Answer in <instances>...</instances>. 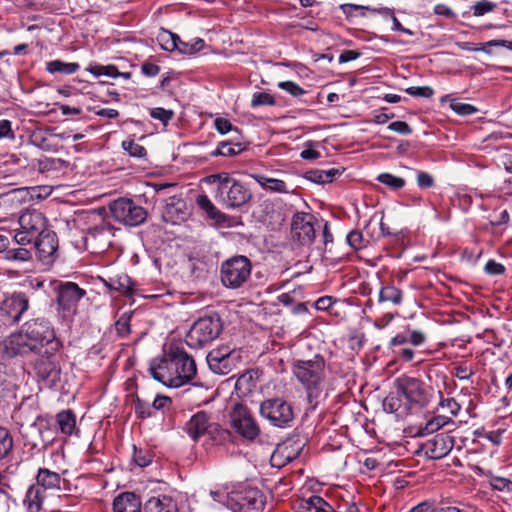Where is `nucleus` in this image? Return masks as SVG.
Returning a JSON list of instances; mask_svg holds the SVG:
<instances>
[{
  "label": "nucleus",
  "instance_id": "nucleus-1",
  "mask_svg": "<svg viewBox=\"0 0 512 512\" xmlns=\"http://www.w3.org/2000/svg\"><path fill=\"white\" fill-rule=\"evenodd\" d=\"M152 377L170 388L190 382L196 375L194 359L181 347L171 345L168 352L150 365Z\"/></svg>",
  "mask_w": 512,
  "mask_h": 512
},
{
  "label": "nucleus",
  "instance_id": "nucleus-2",
  "mask_svg": "<svg viewBox=\"0 0 512 512\" xmlns=\"http://www.w3.org/2000/svg\"><path fill=\"white\" fill-rule=\"evenodd\" d=\"M292 373L306 391L309 403L317 400L326 386L327 369L322 356L316 355L309 360H295Z\"/></svg>",
  "mask_w": 512,
  "mask_h": 512
},
{
  "label": "nucleus",
  "instance_id": "nucleus-3",
  "mask_svg": "<svg viewBox=\"0 0 512 512\" xmlns=\"http://www.w3.org/2000/svg\"><path fill=\"white\" fill-rule=\"evenodd\" d=\"M206 181L217 185L216 197L228 208H240L252 198V193L246 185L226 172L212 174Z\"/></svg>",
  "mask_w": 512,
  "mask_h": 512
},
{
  "label": "nucleus",
  "instance_id": "nucleus-4",
  "mask_svg": "<svg viewBox=\"0 0 512 512\" xmlns=\"http://www.w3.org/2000/svg\"><path fill=\"white\" fill-rule=\"evenodd\" d=\"M223 329L221 318L214 313L199 318L188 331L185 341L191 348H201L211 343Z\"/></svg>",
  "mask_w": 512,
  "mask_h": 512
},
{
  "label": "nucleus",
  "instance_id": "nucleus-5",
  "mask_svg": "<svg viewBox=\"0 0 512 512\" xmlns=\"http://www.w3.org/2000/svg\"><path fill=\"white\" fill-rule=\"evenodd\" d=\"M251 270V262L246 256H233L221 264V282L230 289L240 288L250 279Z\"/></svg>",
  "mask_w": 512,
  "mask_h": 512
},
{
  "label": "nucleus",
  "instance_id": "nucleus-6",
  "mask_svg": "<svg viewBox=\"0 0 512 512\" xmlns=\"http://www.w3.org/2000/svg\"><path fill=\"white\" fill-rule=\"evenodd\" d=\"M22 331L32 344H35L37 353L48 354L58 349L54 330L47 321L43 319L28 321L24 324Z\"/></svg>",
  "mask_w": 512,
  "mask_h": 512
},
{
  "label": "nucleus",
  "instance_id": "nucleus-7",
  "mask_svg": "<svg viewBox=\"0 0 512 512\" xmlns=\"http://www.w3.org/2000/svg\"><path fill=\"white\" fill-rule=\"evenodd\" d=\"M185 430L192 440L197 441L206 436L208 439L220 442L225 439L226 431L211 421L207 413L200 411L193 415L186 423Z\"/></svg>",
  "mask_w": 512,
  "mask_h": 512
},
{
  "label": "nucleus",
  "instance_id": "nucleus-8",
  "mask_svg": "<svg viewBox=\"0 0 512 512\" xmlns=\"http://www.w3.org/2000/svg\"><path fill=\"white\" fill-rule=\"evenodd\" d=\"M110 211L115 221L129 227L143 224L148 216L147 210L132 199L119 198L110 204Z\"/></svg>",
  "mask_w": 512,
  "mask_h": 512
},
{
  "label": "nucleus",
  "instance_id": "nucleus-9",
  "mask_svg": "<svg viewBox=\"0 0 512 512\" xmlns=\"http://www.w3.org/2000/svg\"><path fill=\"white\" fill-rule=\"evenodd\" d=\"M19 231L14 235L17 244H29L37 235L46 230V218L38 210H27L18 219Z\"/></svg>",
  "mask_w": 512,
  "mask_h": 512
},
{
  "label": "nucleus",
  "instance_id": "nucleus-10",
  "mask_svg": "<svg viewBox=\"0 0 512 512\" xmlns=\"http://www.w3.org/2000/svg\"><path fill=\"white\" fill-rule=\"evenodd\" d=\"M260 415L276 427H285L293 418V408L282 398L264 400L259 407Z\"/></svg>",
  "mask_w": 512,
  "mask_h": 512
},
{
  "label": "nucleus",
  "instance_id": "nucleus-11",
  "mask_svg": "<svg viewBox=\"0 0 512 512\" xmlns=\"http://www.w3.org/2000/svg\"><path fill=\"white\" fill-rule=\"evenodd\" d=\"M320 228L321 220L310 213L297 212L292 218L291 234L301 245H311Z\"/></svg>",
  "mask_w": 512,
  "mask_h": 512
},
{
  "label": "nucleus",
  "instance_id": "nucleus-12",
  "mask_svg": "<svg viewBox=\"0 0 512 512\" xmlns=\"http://www.w3.org/2000/svg\"><path fill=\"white\" fill-rule=\"evenodd\" d=\"M225 498L226 506L233 512H260L263 508V501L257 490L233 491Z\"/></svg>",
  "mask_w": 512,
  "mask_h": 512
},
{
  "label": "nucleus",
  "instance_id": "nucleus-13",
  "mask_svg": "<svg viewBox=\"0 0 512 512\" xmlns=\"http://www.w3.org/2000/svg\"><path fill=\"white\" fill-rule=\"evenodd\" d=\"M29 307V298L23 292L3 294L0 301V316L7 322L16 323Z\"/></svg>",
  "mask_w": 512,
  "mask_h": 512
},
{
  "label": "nucleus",
  "instance_id": "nucleus-14",
  "mask_svg": "<svg viewBox=\"0 0 512 512\" xmlns=\"http://www.w3.org/2000/svg\"><path fill=\"white\" fill-rule=\"evenodd\" d=\"M232 427L244 438L254 440L260 433V428L251 415L248 408L242 404H236L231 413Z\"/></svg>",
  "mask_w": 512,
  "mask_h": 512
},
{
  "label": "nucleus",
  "instance_id": "nucleus-15",
  "mask_svg": "<svg viewBox=\"0 0 512 512\" xmlns=\"http://www.w3.org/2000/svg\"><path fill=\"white\" fill-rule=\"evenodd\" d=\"M239 355L228 347L211 350L207 355V363L212 372L227 375L232 372L238 362Z\"/></svg>",
  "mask_w": 512,
  "mask_h": 512
},
{
  "label": "nucleus",
  "instance_id": "nucleus-16",
  "mask_svg": "<svg viewBox=\"0 0 512 512\" xmlns=\"http://www.w3.org/2000/svg\"><path fill=\"white\" fill-rule=\"evenodd\" d=\"M112 230L109 224L100 220V223L90 227L84 236L87 250L92 253L104 252L111 244Z\"/></svg>",
  "mask_w": 512,
  "mask_h": 512
},
{
  "label": "nucleus",
  "instance_id": "nucleus-17",
  "mask_svg": "<svg viewBox=\"0 0 512 512\" xmlns=\"http://www.w3.org/2000/svg\"><path fill=\"white\" fill-rule=\"evenodd\" d=\"M397 388L411 404L424 406L428 403V395L424 383L413 377H401L396 380Z\"/></svg>",
  "mask_w": 512,
  "mask_h": 512
},
{
  "label": "nucleus",
  "instance_id": "nucleus-18",
  "mask_svg": "<svg viewBox=\"0 0 512 512\" xmlns=\"http://www.w3.org/2000/svg\"><path fill=\"white\" fill-rule=\"evenodd\" d=\"M86 292L74 282L61 283L57 289V302L59 307L68 314L75 313L79 301Z\"/></svg>",
  "mask_w": 512,
  "mask_h": 512
},
{
  "label": "nucleus",
  "instance_id": "nucleus-19",
  "mask_svg": "<svg viewBox=\"0 0 512 512\" xmlns=\"http://www.w3.org/2000/svg\"><path fill=\"white\" fill-rule=\"evenodd\" d=\"M454 437L448 433L435 435L423 445L425 455L433 460L445 457L454 446Z\"/></svg>",
  "mask_w": 512,
  "mask_h": 512
},
{
  "label": "nucleus",
  "instance_id": "nucleus-20",
  "mask_svg": "<svg viewBox=\"0 0 512 512\" xmlns=\"http://www.w3.org/2000/svg\"><path fill=\"white\" fill-rule=\"evenodd\" d=\"M52 352L45 354L37 360L35 369L37 376L43 380L48 387H53L60 380V367L52 356Z\"/></svg>",
  "mask_w": 512,
  "mask_h": 512
},
{
  "label": "nucleus",
  "instance_id": "nucleus-21",
  "mask_svg": "<svg viewBox=\"0 0 512 512\" xmlns=\"http://www.w3.org/2000/svg\"><path fill=\"white\" fill-rule=\"evenodd\" d=\"M3 349L7 357L25 355L30 352L37 353L35 344H32L22 330L18 333L11 334L7 339H5L3 342Z\"/></svg>",
  "mask_w": 512,
  "mask_h": 512
},
{
  "label": "nucleus",
  "instance_id": "nucleus-22",
  "mask_svg": "<svg viewBox=\"0 0 512 512\" xmlns=\"http://www.w3.org/2000/svg\"><path fill=\"white\" fill-rule=\"evenodd\" d=\"M35 246L42 260L52 257L58 249L57 235L51 231H44L34 238Z\"/></svg>",
  "mask_w": 512,
  "mask_h": 512
},
{
  "label": "nucleus",
  "instance_id": "nucleus-23",
  "mask_svg": "<svg viewBox=\"0 0 512 512\" xmlns=\"http://www.w3.org/2000/svg\"><path fill=\"white\" fill-rule=\"evenodd\" d=\"M141 499L133 492H123L113 501L114 512H141Z\"/></svg>",
  "mask_w": 512,
  "mask_h": 512
},
{
  "label": "nucleus",
  "instance_id": "nucleus-24",
  "mask_svg": "<svg viewBox=\"0 0 512 512\" xmlns=\"http://www.w3.org/2000/svg\"><path fill=\"white\" fill-rule=\"evenodd\" d=\"M300 448L294 442L287 441L279 444L271 456L275 465L281 466L297 458Z\"/></svg>",
  "mask_w": 512,
  "mask_h": 512
},
{
  "label": "nucleus",
  "instance_id": "nucleus-25",
  "mask_svg": "<svg viewBox=\"0 0 512 512\" xmlns=\"http://www.w3.org/2000/svg\"><path fill=\"white\" fill-rule=\"evenodd\" d=\"M145 512H178L177 504L167 495L153 496L144 506Z\"/></svg>",
  "mask_w": 512,
  "mask_h": 512
},
{
  "label": "nucleus",
  "instance_id": "nucleus-26",
  "mask_svg": "<svg viewBox=\"0 0 512 512\" xmlns=\"http://www.w3.org/2000/svg\"><path fill=\"white\" fill-rule=\"evenodd\" d=\"M197 204L207 213L208 217L215 220L217 224L221 226H229L228 216L218 210L206 195L198 196Z\"/></svg>",
  "mask_w": 512,
  "mask_h": 512
},
{
  "label": "nucleus",
  "instance_id": "nucleus-27",
  "mask_svg": "<svg viewBox=\"0 0 512 512\" xmlns=\"http://www.w3.org/2000/svg\"><path fill=\"white\" fill-rule=\"evenodd\" d=\"M488 484L493 490L500 491L506 495L504 502L512 504V480L489 472L487 474Z\"/></svg>",
  "mask_w": 512,
  "mask_h": 512
},
{
  "label": "nucleus",
  "instance_id": "nucleus-28",
  "mask_svg": "<svg viewBox=\"0 0 512 512\" xmlns=\"http://www.w3.org/2000/svg\"><path fill=\"white\" fill-rule=\"evenodd\" d=\"M37 485L44 489H60L61 477L58 473L46 468H40L37 473Z\"/></svg>",
  "mask_w": 512,
  "mask_h": 512
},
{
  "label": "nucleus",
  "instance_id": "nucleus-29",
  "mask_svg": "<svg viewBox=\"0 0 512 512\" xmlns=\"http://www.w3.org/2000/svg\"><path fill=\"white\" fill-rule=\"evenodd\" d=\"M298 509L301 512H328L331 506L320 496H311L299 502Z\"/></svg>",
  "mask_w": 512,
  "mask_h": 512
},
{
  "label": "nucleus",
  "instance_id": "nucleus-30",
  "mask_svg": "<svg viewBox=\"0 0 512 512\" xmlns=\"http://www.w3.org/2000/svg\"><path fill=\"white\" fill-rule=\"evenodd\" d=\"M253 178L255 181L266 190L277 193H289L286 183L283 180L269 178L264 175H254Z\"/></svg>",
  "mask_w": 512,
  "mask_h": 512
},
{
  "label": "nucleus",
  "instance_id": "nucleus-31",
  "mask_svg": "<svg viewBox=\"0 0 512 512\" xmlns=\"http://www.w3.org/2000/svg\"><path fill=\"white\" fill-rule=\"evenodd\" d=\"M43 496L41 489L36 485H31L24 499L28 512H39L42 508Z\"/></svg>",
  "mask_w": 512,
  "mask_h": 512
},
{
  "label": "nucleus",
  "instance_id": "nucleus-32",
  "mask_svg": "<svg viewBox=\"0 0 512 512\" xmlns=\"http://www.w3.org/2000/svg\"><path fill=\"white\" fill-rule=\"evenodd\" d=\"M80 66L75 62H64L61 60H52L46 63V70L51 74L71 75L79 70Z\"/></svg>",
  "mask_w": 512,
  "mask_h": 512
},
{
  "label": "nucleus",
  "instance_id": "nucleus-33",
  "mask_svg": "<svg viewBox=\"0 0 512 512\" xmlns=\"http://www.w3.org/2000/svg\"><path fill=\"white\" fill-rule=\"evenodd\" d=\"M104 283L110 290L119 291L123 294H131L133 292V282L125 274L111 278L109 282L104 281Z\"/></svg>",
  "mask_w": 512,
  "mask_h": 512
},
{
  "label": "nucleus",
  "instance_id": "nucleus-34",
  "mask_svg": "<svg viewBox=\"0 0 512 512\" xmlns=\"http://www.w3.org/2000/svg\"><path fill=\"white\" fill-rule=\"evenodd\" d=\"M456 45L463 51H484L487 54H490V51L485 50L484 46H503L512 49V42L501 39L490 40L485 44H479L478 47H474L471 42H457Z\"/></svg>",
  "mask_w": 512,
  "mask_h": 512
},
{
  "label": "nucleus",
  "instance_id": "nucleus-35",
  "mask_svg": "<svg viewBox=\"0 0 512 512\" xmlns=\"http://www.w3.org/2000/svg\"><path fill=\"white\" fill-rule=\"evenodd\" d=\"M57 423L60 431L65 435H72L76 427V419L70 410H64L57 414Z\"/></svg>",
  "mask_w": 512,
  "mask_h": 512
},
{
  "label": "nucleus",
  "instance_id": "nucleus-36",
  "mask_svg": "<svg viewBox=\"0 0 512 512\" xmlns=\"http://www.w3.org/2000/svg\"><path fill=\"white\" fill-rule=\"evenodd\" d=\"M157 41L163 50L172 52L178 47L180 37L166 29H161Z\"/></svg>",
  "mask_w": 512,
  "mask_h": 512
},
{
  "label": "nucleus",
  "instance_id": "nucleus-37",
  "mask_svg": "<svg viewBox=\"0 0 512 512\" xmlns=\"http://www.w3.org/2000/svg\"><path fill=\"white\" fill-rule=\"evenodd\" d=\"M402 292L400 289L393 285L383 286L379 292V302H391L394 305H399L402 302Z\"/></svg>",
  "mask_w": 512,
  "mask_h": 512
},
{
  "label": "nucleus",
  "instance_id": "nucleus-38",
  "mask_svg": "<svg viewBox=\"0 0 512 512\" xmlns=\"http://www.w3.org/2000/svg\"><path fill=\"white\" fill-rule=\"evenodd\" d=\"M3 258L10 262L21 263V262H27V261L31 260L32 254H31L30 250L23 248V247L7 248L4 251Z\"/></svg>",
  "mask_w": 512,
  "mask_h": 512
},
{
  "label": "nucleus",
  "instance_id": "nucleus-39",
  "mask_svg": "<svg viewBox=\"0 0 512 512\" xmlns=\"http://www.w3.org/2000/svg\"><path fill=\"white\" fill-rule=\"evenodd\" d=\"M186 217V213L182 211L181 207L175 204H167L162 214L163 221L171 224H178Z\"/></svg>",
  "mask_w": 512,
  "mask_h": 512
},
{
  "label": "nucleus",
  "instance_id": "nucleus-40",
  "mask_svg": "<svg viewBox=\"0 0 512 512\" xmlns=\"http://www.w3.org/2000/svg\"><path fill=\"white\" fill-rule=\"evenodd\" d=\"M244 150V147L241 143L231 144L229 142H221L219 143L217 149L211 152L212 157L216 156H235Z\"/></svg>",
  "mask_w": 512,
  "mask_h": 512
},
{
  "label": "nucleus",
  "instance_id": "nucleus-41",
  "mask_svg": "<svg viewBox=\"0 0 512 512\" xmlns=\"http://www.w3.org/2000/svg\"><path fill=\"white\" fill-rule=\"evenodd\" d=\"M4 198L8 202L18 204L31 201L28 187L12 189L4 195Z\"/></svg>",
  "mask_w": 512,
  "mask_h": 512
},
{
  "label": "nucleus",
  "instance_id": "nucleus-42",
  "mask_svg": "<svg viewBox=\"0 0 512 512\" xmlns=\"http://www.w3.org/2000/svg\"><path fill=\"white\" fill-rule=\"evenodd\" d=\"M377 180L388 186L389 188L393 189V190H399L401 188H403L406 184V181L405 179L401 178V177H398V176H395L393 174H390V173H381L377 176Z\"/></svg>",
  "mask_w": 512,
  "mask_h": 512
},
{
  "label": "nucleus",
  "instance_id": "nucleus-43",
  "mask_svg": "<svg viewBox=\"0 0 512 512\" xmlns=\"http://www.w3.org/2000/svg\"><path fill=\"white\" fill-rule=\"evenodd\" d=\"M451 422L446 416H436L429 420L422 429L423 434H432Z\"/></svg>",
  "mask_w": 512,
  "mask_h": 512
},
{
  "label": "nucleus",
  "instance_id": "nucleus-44",
  "mask_svg": "<svg viewBox=\"0 0 512 512\" xmlns=\"http://www.w3.org/2000/svg\"><path fill=\"white\" fill-rule=\"evenodd\" d=\"M496 7L497 4L494 2L488 0H481L472 5L470 9L473 11L474 16L480 17L494 11Z\"/></svg>",
  "mask_w": 512,
  "mask_h": 512
},
{
  "label": "nucleus",
  "instance_id": "nucleus-45",
  "mask_svg": "<svg viewBox=\"0 0 512 512\" xmlns=\"http://www.w3.org/2000/svg\"><path fill=\"white\" fill-rule=\"evenodd\" d=\"M13 447V440L6 428L0 427V458L5 457Z\"/></svg>",
  "mask_w": 512,
  "mask_h": 512
},
{
  "label": "nucleus",
  "instance_id": "nucleus-46",
  "mask_svg": "<svg viewBox=\"0 0 512 512\" xmlns=\"http://www.w3.org/2000/svg\"><path fill=\"white\" fill-rule=\"evenodd\" d=\"M122 148L133 157L142 158L146 155L145 148L134 142L133 140H125L122 142Z\"/></svg>",
  "mask_w": 512,
  "mask_h": 512
},
{
  "label": "nucleus",
  "instance_id": "nucleus-47",
  "mask_svg": "<svg viewBox=\"0 0 512 512\" xmlns=\"http://www.w3.org/2000/svg\"><path fill=\"white\" fill-rule=\"evenodd\" d=\"M273 106L275 105L274 97L266 92H256L252 96L251 107L255 108L258 106Z\"/></svg>",
  "mask_w": 512,
  "mask_h": 512
},
{
  "label": "nucleus",
  "instance_id": "nucleus-48",
  "mask_svg": "<svg viewBox=\"0 0 512 512\" xmlns=\"http://www.w3.org/2000/svg\"><path fill=\"white\" fill-rule=\"evenodd\" d=\"M28 190L31 201L44 199L52 193L51 187L46 185L28 187Z\"/></svg>",
  "mask_w": 512,
  "mask_h": 512
},
{
  "label": "nucleus",
  "instance_id": "nucleus-49",
  "mask_svg": "<svg viewBox=\"0 0 512 512\" xmlns=\"http://www.w3.org/2000/svg\"><path fill=\"white\" fill-rule=\"evenodd\" d=\"M278 87L294 97H300L305 94V90L292 81L279 82Z\"/></svg>",
  "mask_w": 512,
  "mask_h": 512
},
{
  "label": "nucleus",
  "instance_id": "nucleus-50",
  "mask_svg": "<svg viewBox=\"0 0 512 512\" xmlns=\"http://www.w3.org/2000/svg\"><path fill=\"white\" fill-rule=\"evenodd\" d=\"M174 113L172 110H166L161 107L151 109L150 116L154 119L161 121L163 124H167L173 117Z\"/></svg>",
  "mask_w": 512,
  "mask_h": 512
},
{
  "label": "nucleus",
  "instance_id": "nucleus-51",
  "mask_svg": "<svg viewBox=\"0 0 512 512\" xmlns=\"http://www.w3.org/2000/svg\"><path fill=\"white\" fill-rule=\"evenodd\" d=\"M135 413L140 418H148L152 416V406L139 398L135 401Z\"/></svg>",
  "mask_w": 512,
  "mask_h": 512
},
{
  "label": "nucleus",
  "instance_id": "nucleus-52",
  "mask_svg": "<svg viewBox=\"0 0 512 512\" xmlns=\"http://www.w3.org/2000/svg\"><path fill=\"white\" fill-rule=\"evenodd\" d=\"M405 92L411 96L423 97V98H430L434 94L433 89L429 86H421V87L412 86V87L406 88Z\"/></svg>",
  "mask_w": 512,
  "mask_h": 512
},
{
  "label": "nucleus",
  "instance_id": "nucleus-53",
  "mask_svg": "<svg viewBox=\"0 0 512 512\" xmlns=\"http://www.w3.org/2000/svg\"><path fill=\"white\" fill-rule=\"evenodd\" d=\"M400 406L401 400L395 395L390 394L383 400V409L385 412L394 413L398 411Z\"/></svg>",
  "mask_w": 512,
  "mask_h": 512
},
{
  "label": "nucleus",
  "instance_id": "nucleus-54",
  "mask_svg": "<svg viewBox=\"0 0 512 512\" xmlns=\"http://www.w3.org/2000/svg\"><path fill=\"white\" fill-rule=\"evenodd\" d=\"M451 109L459 115H471L477 112V108L471 104L462 103V102H454L451 103Z\"/></svg>",
  "mask_w": 512,
  "mask_h": 512
},
{
  "label": "nucleus",
  "instance_id": "nucleus-55",
  "mask_svg": "<svg viewBox=\"0 0 512 512\" xmlns=\"http://www.w3.org/2000/svg\"><path fill=\"white\" fill-rule=\"evenodd\" d=\"M215 129L222 135L227 134L230 131L236 130L232 123L223 117H217L214 121Z\"/></svg>",
  "mask_w": 512,
  "mask_h": 512
},
{
  "label": "nucleus",
  "instance_id": "nucleus-56",
  "mask_svg": "<svg viewBox=\"0 0 512 512\" xmlns=\"http://www.w3.org/2000/svg\"><path fill=\"white\" fill-rule=\"evenodd\" d=\"M440 406L453 416H456L461 409L460 405L453 398L441 399Z\"/></svg>",
  "mask_w": 512,
  "mask_h": 512
},
{
  "label": "nucleus",
  "instance_id": "nucleus-57",
  "mask_svg": "<svg viewBox=\"0 0 512 512\" xmlns=\"http://www.w3.org/2000/svg\"><path fill=\"white\" fill-rule=\"evenodd\" d=\"M348 244L354 249H360L363 246V236L358 230L351 231L347 235Z\"/></svg>",
  "mask_w": 512,
  "mask_h": 512
},
{
  "label": "nucleus",
  "instance_id": "nucleus-58",
  "mask_svg": "<svg viewBox=\"0 0 512 512\" xmlns=\"http://www.w3.org/2000/svg\"><path fill=\"white\" fill-rule=\"evenodd\" d=\"M306 179L317 184L327 183V175L324 174V170H310L305 175Z\"/></svg>",
  "mask_w": 512,
  "mask_h": 512
},
{
  "label": "nucleus",
  "instance_id": "nucleus-59",
  "mask_svg": "<svg viewBox=\"0 0 512 512\" xmlns=\"http://www.w3.org/2000/svg\"><path fill=\"white\" fill-rule=\"evenodd\" d=\"M388 129L401 135H409L412 133V129L404 121L392 122L389 124Z\"/></svg>",
  "mask_w": 512,
  "mask_h": 512
},
{
  "label": "nucleus",
  "instance_id": "nucleus-60",
  "mask_svg": "<svg viewBox=\"0 0 512 512\" xmlns=\"http://www.w3.org/2000/svg\"><path fill=\"white\" fill-rule=\"evenodd\" d=\"M417 185L420 187V188H430L434 185V179L433 177L427 173V172H424V171H419L417 173Z\"/></svg>",
  "mask_w": 512,
  "mask_h": 512
},
{
  "label": "nucleus",
  "instance_id": "nucleus-61",
  "mask_svg": "<svg viewBox=\"0 0 512 512\" xmlns=\"http://www.w3.org/2000/svg\"><path fill=\"white\" fill-rule=\"evenodd\" d=\"M133 460L140 467H146L151 463L150 455L148 453L143 452L142 450H137L135 447Z\"/></svg>",
  "mask_w": 512,
  "mask_h": 512
},
{
  "label": "nucleus",
  "instance_id": "nucleus-62",
  "mask_svg": "<svg viewBox=\"0 0 512 512\" xmlns=\"http://www.w3.org/2000/svg\"><path fill=\"white\" fill-rule=\"evenodd\" d=\"M484 270L489 275H500L505 271L504 265L496 262L495 260H489L484 267Z\"/></svg>",
  "mask_w": 512,
  "mask_h": 512
},
{
  "label": "nucleus",
  "instance_id": "nucleus-63",
  "mask_svg": "<svg viewBox=\"0 0 512 512\" xmlns=\"http://www.w3.org/2000/svg\"><path fill=\"white\" fill-rule=\"evenodd\" d=\"M130 316L122 315L116 322V330L120 336H126L130 332L129 326Z\"/></svg>",
  "mask_w": 512,
  "mask_h": 512
},
{
  "label": "nucleus",
  "instance_id": "nucleus-64",
  "mask_svg": "<svg viewBox=\"0 0 512 512\" xmlns=\"http://www.w3.org/2000/svg\"><path fill=\"white\" fill-rule=\"evenodd\" d=\"M8 138L14 139L15 135L12 130L11 121L7 119L0 120V139Z\"/></svg>",
  "mask_w": 512,
  "mask_h": 512
}]
</instances>
